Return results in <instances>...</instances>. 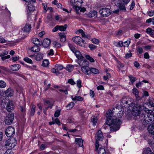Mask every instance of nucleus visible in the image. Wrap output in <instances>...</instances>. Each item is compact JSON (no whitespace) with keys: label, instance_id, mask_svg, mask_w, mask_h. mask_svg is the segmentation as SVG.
<instances>
[{"label":"nucleus","instance_id":"52","mask_svg":"<svg viewBox=\"0 0 154 154\" xmlns=\"http://www.w3.org/2000/svg\"><path fill=\"white\" fill-rule=\"evenodd\" d=\"M60 111L59 110H57L54 113V116L56 117H58L60 114Z\"/></svg>","mask_w":154,"mask_h":154},{"label":"nucleus","instance_id":"43","mask_svg":"<svg viewBox=\"0 0 154 154\" xmlns=\"http://www.w3.org/2000/svg\"><path fill=\"white\" fill-rule=\"evenodd\" d=\"M19 109L21 112H25L26 111L25 105L24 104L23 106H20Z\"/></svg>","mask_w":154,"mask_h":154},{"label":"nucleus","instance_id":"59","mask_svg":"<svg viewBox=\"0 0 154 154\" xmlns=\"http://www.w3.org/2000/svg\"><path fill=\"white\" fill-rule=\"evenodd\" d=\"M123 45V43L121 41L118 42L116 45V46L117 47H121Z\"/></svg>","mask_w":154,"mask_h":154},{"label":"nucleus","instance_id":"58","mask_svg":"<svg viewBox=\"0 0 154 154\" xmlns=\"http://www.w3.org/2000/svg\"><path fill=\"white\" fill-rule=\"evenodd\" d=\"M132 56V54L131 53H126L125 56V58L128 59L131 57Z\"/></svg>","mask_w":154,"mask_h":154},{"label":"nucleus","instance_id":"41","mask_svg":"<svg viewBox=\"0 0 154 154\" xmlns=\"http://www.w3.org/2000/svg\"><path fill=\"white\" fill-rule=\"evenodd\" d=\"M68 45L70 49L73 53H75L77 51L76 49L72 44L69 43Z\"/></svg>","mask_w":154,"mask_h":154},{"label":"nucleus","instance_id":"53","mask_svg":"<svg viewBox=\"0 0 154 154\" xmlns=\"http://www.w3.org/2000/svg\"><path fill=\"white\" fill-rule=\"evenodd\" d=\"M148 15L150 16H152L154 15V11L151 10L147 12Z\"/></svg>","mask_w":154,"mask_h":154},{"label":"nucleus","instance_id":"5","mask_svg":"<svg viewBox=\"0 0 154 154\" xmlns=\"http://www.w3.org/2000/svg\"><path fill=\"white\" fill-rule=\"evenodd\" d=\"M103 137V135L101 131L100 130L98 131L96 136L95 147L96 150L99 146L98 141L100 140H101Z\"/></svg>","mask_w":154,"mask_h":154},{"label":"nucleus","instance_id":"13","mask_svg":"<svg viewBox=\"0 0 154 154\" xmlns=\"http://www.w3.org/2000/svg\"><path fill=\"white\" fill-rule=\"evenodd\" d=\"M82 2L80 0H70V4L73 6H81Z\"/></svg>","mask_w":154,"mask_h":154},{"label":"nucleus","instance_id":"25","mask_svg":"<svg viewBox=\"0 0 154 154\" xmlns=\"http://www.w3.org/2000/svg\"><path fill=\"white\" fill-rule=\"evenodd\" d=\"M97 14V12L95 11H90L88 14V16L90 18L95 17H96Z\"/></svg>","mask_w":154,"mask_h":154},{"label":"nucleus","instance_id":"42","mask_svg":"<svg viewBox=\"0 0 154 154\" xmlns=\"http://www.w3.org/2000/svg\"><path fill=\"white\" fill-rule=\"evenodd\" d=\"M49 63V61L47 60H44L42 63V66H47Z\"/></svg>","mask_w":154,"mask_h":154},{"label":"nucleus","instance_id":"9","mask_svg":"<svg viewBox=\"0 0 154 154\" xmlns=\"http://www.w3.org/2000/svg\"><path fill=\"white\" fill-rule=\"evenodd\" d=\"M14 118V113L8 114L6 116L5 120V122L7 125L11 124Z\"/></svg>","mask_w":154,"mask_h":154},{"label":"nucleus","instance_id":"49","mask_svg":"<svg viewBox=\"0 0 154 154\" xmlns=\"http://www.w3.org/2000/svg\"><path fill=\"white\" fill-rule=\"evenodd\" d=\"M148 103L151 106L154 107V100L149 99V100Z\"/></svg>","mask_w":154,"mask_h":154},{"label":"nucleus","instance_id":"37","mask_svg":"<svg viewBox=\"0 0 154 154\" xmlns=\"http://www.w3.org/2000/svg\"><path fill=\"white\" fill-rule=\"evenodd\" d=\"M98 119L96 116H94L91 119V122L94 125H95L97 122Z\"/></svg>","mask_w":154,"mask_h":154},{"label":"nucleus","instance_id":"38","mask_svg":"<svg viewBox=\"0 0 154 154\" xmlns=\"http://www.w3.org/2000/svg\"><path fill=\"white\" fill-rule=\"evenodd\" d=\"M147 116L149 118V119H151V121L154 122V116L153 114H150L148 113H146Z\"/></svg>","mask_w":154,"mask_h":154},{"label":"nucleus","instance_id":"29","mask_svg":"<svg viewBox=\"0 0 154 154\" xmlns=\"http://www.w3.org/2000/svg\"><path fill=\"white\" fill-rule=\"evenodd\" d=\"M43 55L41 53H38L35 57V60L37 61H40L43 58Z\"/></svg>","mask_w":154,"mask_h":154},{"label":"nucleus","instance_id":"3","mask_svg":"<svg viewBox=\"0 0 154 154\" xmlns=\"http://www.w3.org/2000/svg\"><path fill=\"white\" fill-rule=\"evenodd\" d=\"M17 144L16 140L14 138H9L5 142V146L7 148L10 149L14 148Z\"/></svg>","mask_w":154,"mask_h":154},{"label":"nucleus","instance_id":"19","mask_svg":"<svg viewBox=\"0 0 154 154\" xmlns=\"http://www.w3.org/2000/svg\"><path fill=\"white\" fill-rule=\"evenodd\" d=\"M78 63L80 66H87L86 65L88 64V62L84 58V60L79 61Z\"/></svg>","mask_w":154,"mask_h":154},{"label":"nucleus","instance_id":"10","mask_svg":"<svg viewBox=\"0 0 154 154\" xmlns=\"http://www.w3.org/2000/svg\"><path fill=\"white\" fill-rule=\"evenodd\" d=\"M8 102L6 105V109L8 112H11L12 110L14 109V106L12 102L9 100H7Z\"/></svg>","mask_w":154,"mask_h":154},{"label":"nucleus","instance_id":"23","mask_svg":"<svg viewBox=\"0 0 154 154\" xmlns=\"http://www.w3.org/2000/svg\"><path fill=\"white\" fill-rule=\"evenodd\" d=\"M75 142L79 145V146L82 147L83 146V140L81 138H76L75 139Z\"/></svg>","mask_w":154,"mask_h":154},{"label":"nucleus","instance_id":"12","mask_svg":"<svg viewBox=\"0 0 154 154\" xmlns=\"http://www.w3.org/2000/svg\"><path fill=\"white\" fill-rule=\"evenodd\" d=\"M31 24L27 22L24 26L22 29V30L25 32L28 33L30 32L31 30Z\"/></svg>","mask_w":154,"mask_h":154},{"label":"nucleus","instance_id":"62","mask_svg":"<svg viewBox=\"0 0 154 154\" xmlns=\"http://www.w3.org/2000/svg\"><path fill=\"white\" fill-rule=\"evenodd\" d=\"M4 154H14V153L11 150L9 149L6 151Z\"/></svg>","mask_w":154,"mask_h":154},{"label":"nucleus","instance_id":"64","mask_svg":"<svg viewBox=\"0 0 154 154\" xmlns=\"http://www.w3.org/2000/svg\"><path fill=\"white\" fill-rule=\"evenodd\" d=\"M81 6H73V8L75 9L77 13H79V11L80 9V7Z\"/></svg>","mask_w":154,"mask_h":154},{"label":"nucleus","instance_id":"36","mask_svg":"<svg viewBox=\"0 0 154 154\" xmlns=\"http://www.w3.org/2000/svg\"><path fill=\"white\" fill-rule=\"evenodd\" d=\"M36 108V106L34 105H32L31 111L30 112V115L31 116H33L35 112V109Z\"/></svg>","mask_w":154,"mask_h":154},{"label":"nucleus","instance_id":"35","mask_svg":"<svg viewBox=\"0 0 154 154\" xmlns=\"http://www.w3.org/2000/svg\"><path fill=\"white\" fill-rule=\"evenodd\" d=\"M74 66L73 65H67L66 68V69L68 71L70 72L72 71L74 69Z\"/></svg>","mask_w":154,"mask_h":154},{"label":"nucleus","instance_id":"24","mask_svg":"<svg viewBox=\"0 0 154 154\" xmlns=\"http://www.w3.org/2000/svg\"><path fill=\"white\" fill-rule=\"evenodd\" d=\"M98 148V147L97 148ZM98 149L96 150L95 148V150L97 151L98 153L97 154H106V152L105 149L103 148H100L98 150Z\"/></svg>","mask_w":154,"mask_h":154},{"label":"nucleus","instance_id":"30","mask_svg":"<svg viewBox=\"0 0 154 154\" xmlns=\"http://www.w3.org/2000/svg\"><path fill=\"white\" fill-rule=\"evenodd\" d=\"M32 42L35 45H40V42L36 38H33L32 39Z\"/></svg>","mask_w":154,"mask_h":154},{"label":"nucleus","instance_id":"18","mask_svg":"<svg viewBox=\"0 0 154 154\" xmlns=\"http://www.w3.org/2000/svg\"><path fill=\"white\" fill-rule=\"evenodd\" d=\"M20 67V65L18 64L12 65L10 66V69L14 71H16L18 70Z\"/></svg>","mask_w":154,"mask_h":154},{"label":"nucleus","instance_id":"40","mask_svg":"<svg viewBox=\"0 0 154 154\" xmlns=\"http://www.w3.org/2000/svg\"><path fill=\"white\" fill-rule=\"evenodd\" d=\"M91 73L92 72L94 74H97L99 73V71L97 69L95 68H92L90 69Z\"/></svg>","mask_w":154,"mask_h":154},{"label":"nucleus","instance_id":"56","mask_svg":"<svg viewBox=\"0 0 154 154\" xmlns=\"http://www.w3.org/2000/svg\"><path fill=\"white\" fill-rule=\"evenodd\" d=\"M8 42L7 41H6L4 38L2 37H0V43H5Z\"/></svg>","mask_w":154,"mask_h":154},{"label":"nucleus","instance_id":"61","mask_svg":"<svg viewBox=\"0 0 154 154\" xmlns=\"http://www.w3.org/2000/svg\"><path fill=\"white\" fill-rule=\"evenodd\" d=\"M134 5H135V3H134V1H132V3L130 5V9L131 10H132L134 8Z\"/></svg>","mask_w":154,"mask_h":154},{"label":"nucleus","instance_id":"16","mask_svg":"<svg viewBox=\"0 0 154 154\" xmlns=\"http://www.w3.org/2000/svg\"><path fill=\"white\" fill-rule=\"evenodd\" d=\"M147 130L150 134H154V123L153 122L148 126Z\"/></svg>","mask_w":154,"mask_h":154},{"label":"nucleus","instance_id":"17","mask_svg":"<svg viewBox=\"0 0 154 154\" xmlns=\"http://www.w3.org/2000/svg\"><path fill=\"white\" fill-rule=\"evenodd\" d=\"M133 94L135 95L136 97L137 100H141V98L139 96V92L137 89L134 88L133 90Z\"/></svg>","mask_w":154,"mask_h":154},{"label":"nucleus","instance_id":"26","mask_svg":"<svg viewBox=\"0 0 154 154\" xmlns=\"http://www.w3.org/2000/svg\"><path fill=\"white\" fill-rule=\"evenodd\" d=\"M31 50L34 52H37L39 51L40 48L38 46L35 45L32 47Z\"/></svg>","mask_w":154,"mask_h":154},{"label":"nucleus","instance_id":"14","mask_svg":"<svg viewBox=\"0 0 154 154\" xmlns=\"http://www.w3.org/2000/svg\"><path fill=\"white\" fill-rule=\"evenodd\" d=\"M81 69L82 72L85 74L89 75L91 73L90 69L88 66H83Z\"/></svg>","mask_w":154,"mask_h":154},{"label":"nucleus","instance_id":"1","mask_svg":"<svg viewBox=\"0 0 154 154\" xmlns=\"http://www.w3.org/2000/svg\"><path fill=\"white\" fill-rule=\"evenodd\" d=\"M113 113L111 110L107 112L106 117L108 119L106 122V123L109 126L111 131H115L120 128L121 121L119 119H111Z\"/></svg>","mask_w":154,"mask_h":154},{"label":"nucleus","instance_id":"11","mask_svg":"<svg viewBox=\"0 0 154 154\" xmlns=\"http://www.w3.org/2000/svg\"><path fill=\"white\" fill-rule=\"evenodd\" d=\"M144 120L143 122V124L144 127H146L149 124L152 123L153 122L151 121V119H149V118L147 114H145L144 117Z\"/></svg>","mask_w":154,"mask_h":154},{"label":"nucleus","instance_id":"47","mask_svg":"<svg viewBox=\"0 0 154 154\" xmlns=\"http://www.w3.org/2000/svg\"><path fill=\"white\" fill-rule=\"evenodd\" d=\"M24 60L25 62H26L28 63H32V60L31 59L29 58L28 57H25L24 58Z\"/></svg>","mask_w":154,"mask_h":154},{"label":"nucleus","instance_id":"63","mask_svg":"<svg viewBox=\"0 0 154 154\" xmlns=\"http://www.w3.org/2000/svg\"><path fill=\"white\" fill-rule=\"evenodd\" d=\"M97 89L98 90H103L104 89V88L103 86L102 85H100L98 86L97 87Z\"/></svg>","mask_w":154,"mask_h":154},{"label":"nucleus","instance_id":"28","mask_svg":"<svg viewBox=\"0 0 154 154\" xmlns=\"http://www.w3.org/2000/svg\"><path fill=\"white\" fill-rule=\"evenodd\" d=\"M58 30L61 31H65L67 28V25L66 24H65L64 26L58 25Z\"/></svg>","mask_w":154,"mask_h":154},{"label":"nucleus","instance_id":"15","mask_svg":"<svg viewBox=\"0 0 154 154\" xmlns=\"http://www.w3.org/2000/svg\"><path fill=\"white\" fill-rule=\"evenodd\" d=\"M51 42V41L48 38H45L43 41V46L45 48H47L50 45Z\"/></svg>","mask_w":154,"mask_h":154},{"label":"nucleus","instance_id":"4","mask_svg":"<svg viewBox=\"0 0 154 154\" xmlns=\"http://www.w3.org/2000/svg\"><path fill=\"white\" fill-rule=\"evenodd\" d=\"M72 40L75 43L79 45L80 46L85 47V42L80 36H75L72 38Z\"/></svg>","mask_w":154,"mask_h":154},{"label":"nucleus","instance_id":"6","mask_svg":"<svg viewBox=\"0 0 154 154\" xmlns=\"http://www.w3.org/2000/svg\"><path fill=\"white\" fill-rule=\"evenodd\" d=\"M141 107H143V109L144 110V106L142 107L140 105L138 106L137 104L135 105L134 106H133L132 112V114L133 116H136L139 115L140 113V109H143L141 108Z\"/></svg>","mask_w":154,"mask_h":154},{"label":"nucleus","instance_id":"60","mask_svg":"<svg viewBox=\"0 0 154 154\" xmlns=\"http://www.w3.org/2000/svg\"><path fill=\"white\" fill-rule=\"evenodd\" d=\"M90 95L92 98H93L95 95V94L94 91L91 90H90Z\"/></svg>","mask_w":154,"mask_h":154},{"label":"nucleus","instance_id":"39","mask_svg":"<svg viewBox=\"0 0 154 154\" xmlns=\"http://www.w3.org/2000/svg\"><path fill=\"white\" fill-rule=\"evenodd\" d=\"M6 86V83L3 80L0 81V88H4Z\"/></svg>","mask_w":154,"mask_h":154},{"label":"nucleus","instance_id":"46","mask_svg":"<svg viewBox=\"0 0 154 154\" xmlns=\"http://www.w3.org/2000/svg\"><path fill=\"white\" fill-rule=\"evenodd\" d=\"M128 77L132 83L134 82L136 80V78L134 77L132 75H129L128 76Z\"/></svg>","mask_w":154,"mask_h":154},{"label":"nucleus","instance_id":"32","mask_svg":"<svg viewBox=\"0 0 154 154\" xmlns=\"http://www.w3.org/2000/svg\"><path fill=\"white\" fill-rule=\"evenodd\" d=\"M128 98H127L126 97H123L121 100V102L124 105L125 104H128Z\"/></svg>","mask_w":154,"mask_h":154},{"label":"nucleus","instance_id":"50","mask_svg":"<svg viewBox=\"0 0 154 154\" xmlns=\"http://www.w3.org/2000/svg\"><path fill=\"white\" fill-rule=\"evenodd\" d=\"M74 105V103L73 102H71L67 105L66 107H69V109H70L73 107Z\"/></svg>","mask_w":154,"mask_h":154},{"label":"nucleus","instance_id":"51","mask_svg":"<svg viewBox=\"0 0 154 154\" xmlns=\"http://www.w3.org/2000/svg\"><path fill=\"white\" fill-rule=\"evenodd\" d=\"M91 41L93 43L96 44H98L99 42V40L95 38L92 39Z\"/></svg>","mask_w":154,"mask_h":154},{"label":"nucleus","instance_id":"57","mask_svg":"<svg viewBox=\"0 0 154 154\" xmlns=\"http://www.w3.org/2000/svg\"><path fill=\"white\" fill-rule=\"evenodd\" d=\"M89 47L91 50H93L95 49L97 47L93 44H90L89 45Z\"/></svg>","mask_w":154,"mask_h":154},{"label":"nucleus","instance_id":"27","mask_svg":"<svg viewBox=\"0 0 154 154\" xmlns=\"http://www.w3.org/2000/svg\"><path fill=\"white\" fill-rule=\"evenodd\" d=\"M152 152L150 148L149 147H147L145 149L143 152V154H152Z\"/></svg>","mask_w":154,"mask_h":154},{"label":"nucleus","instance_id":"44","mask_svg":"<svg viewBox=\"0 0 154 154\" xmlns=\"http://www.w3.org/2000/svg\"><path fill=\"white\" fill-rule=\"evenodd\" d=\"M55 67L57 70H60L62 69L63 68V65L59 64L55 65Z\"/></svg>","mask_w":154,"mask_h":154},{"label":"nucleus","instance_id":"34","mask_svg":"<svg viewBox=\"0 0 154 154\" xmlns=\"http://www.w3.org/2000/svg\"><path fill=\"white\" fill-rule=\"evenodd\" d=\"M8 52L4 50H0V56L2 57L7 55Z\"/></svg>","mask_w":154,"mask_h":154},{"label":"nucleus","instance_id":"31","mask_svg":"<svg viewBox=\"0 0 154 154\" xmlns=\"http://www.w3.org/2000/svg\"><path fill=\"white\" fill-rule=\"evenodd\" d=\"M83 100V98L80 96H76L73 99V100L74 101H82Z\"/></svg>","mask_w":154,"mask_h":154},{"label":"nucleus","instance_id":"33","mask_svg":"<svg viewBox=\"0 0 154 154\" xmlns=\"http://www.w3.org/2000/svg\"><path fill=\"white\" fill-rule=\"evenodd\" d=\"M27 7L29 11H33L35 10V7L33 6L31 3L28 4Z\"/></svg>","mask_w":154,"mask_h":154},{"label":"nucleus","instance_id":"45","mask_svg":"<svg viewBox=\"0 0 154 154\" xmlns=\"http://www.w3.org/2000/svg\"><path fill=\"white\" fill-rule=\"evenodd\" d=\"M85 57L87 59L89 60L91 62H94V59L92 57H91L90 56L88 55H86Z\"/></svg>","mask_w":154,"mask_h":154},{"label":"nucleus","instance_id":"7","mask_svg":"<svg viewBox=\"0 0 154 154\" xmlns=\"http://www.w3.org/2000/svg\"><path fill=\"white\" fill-rule=\"evenodd\" d=\"M5 133L6 136L8 137L13 136L15 133L14 128L11 126L8 127L5 130Z\"/></svg>","mask_w":154,"mask_h":154},{"label":"nucleus","instance_id":"2","mask_svg":"<svg viewBox=\"0 0 154 154\" xmlns=\"http://www.w3.org/2000/svg\"><path fill=\"white\" fill-rule=\"evenodd\" d=\"M130 0H115V5L121 10H126L124 4H127Z\"/></svg>","mask_w":154,"mask_h":154},{"label":"nucleus","instance_id":"54","mask_svg":"<svg viewBox=\"0 0 154 154\" xmlns=\"http://www.w3.org/2000/svg\"><path fill=\"white\" fill-rule=\"evenodd\" d=\"M68 83L72 85H74L75 84V83L72 79H69L68 80Z\"/></svg>","mask_w":154,"mask_h":154},{"label":"nucleus","instance_id":"21","mask_svg":"<svg viewBox=\"0 0 154 154\" xmlns=\"http://www.w3.org/2000/svg\"><path fill=\"white\" fill-rule=\"evenodd\" d=\"M75 54L76 56V57L79 60H80V61L81 60L84 59V57H83L81 54L80 52L78 51H77L75 53Z\"/></svg>","mask_w":154,"mask_h":154},{"label":"nucleus","instance_id":"22","mask_svg":"<svg viewBox=\"0 0 154 154\" xmlns=\"http://www.w3.org/2000/svg\"><path fill=\"white\" fill-rule=\"evenodd\" d=\"M5 94L7 96H11L13 94V91L11 88H9L5 92Z\"/></svg>","mask_w":154,"mask_h":154},{"label":"nucleus","instance_id":"8","mask_svg":"<svg viewBox=\"0 0 154 154\" xmlns=\"http://www.w3.org/2000/svg\"><path fill=\"white\" fill-rule=\"evenodd\" d=\"M100 14L103 16L107 17L109 16L111 13L110 9L106 8H101L99 11Z\"/></svg>","mask_w":154,"mask_h":154},{"label":"nucleus","instance_id":"55","mask_svg":"<svg viewBox=\"0 0 154 154\" xmlns=\"http://www.w3.org/2000/svg\"><path fill=\"white\" fill-rule=\"evenodd\" d=\"M10 55H7V56H4L2 57V60L4 61L6 59H8L10 58Z\"/></svg>","mask_w":154,"mask_h":154},{"label":"nucleus","instance_id":"48","mask_svg":"<svg viewBox=\"0 0 154 154\" xmlns=\"http://www.w3.org/2000/svg\"><path fill=\"white\" fill-rule=\"evenodd\" d=\"M77 86L80 89L82 87V82L80 80H78L77 81Z\"/></svg>","mask_w":154,"mask_h":154},{"label":"nucleus","instance_id":"20","mask_svg":"<svg viewBox=\"0 0 154 154\" xmlns=\"http://www.w3.org/2000/svg\"><path fill=\"white\" fill-rule=\"evenodd\" d=\"M78 63L80 66H87L86 65L88 64V62L84 58V60L79 61Z\"/></svg>","mask_w":154,"mask_h":154}]
</instances>
